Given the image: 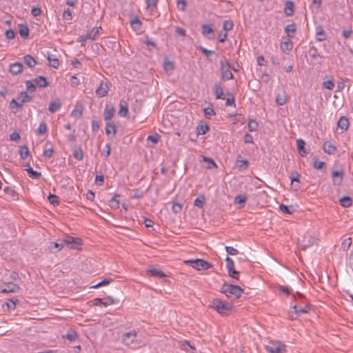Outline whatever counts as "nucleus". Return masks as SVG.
Segmentation results:
<instances>
[{
  "mask_svg": "<svg viewBox=\"0 0 353 353\" xmlns=\"http://www.w3.org/2000/svg\"><path fill=\"white\" fill-rule=\"evenodd\" d=\"M23 60L26 64H27L30 68L34 67L37 63L36 60L30 54L24 56Z\"/></svg>",
  "mask_w": 353,
  "mask_h": 353,
  "instance_id": "37",
  "label": "nucleus"
},
{
  "mask_svg": "<svg viewBox=\"0 0 353 353\" xmlns=\"http://www.w3.org/2000/svg\"><path fill=\"white\" fill-rule=\"evenodd\" d=\"M203 160H204V161H206L208 163V164L206 165V168L208 169H212V168L217 167L216 164L212 159L204 157Z\"/></svg>",
  "mask_w": 353,
  "mask_h": 353,
  "instance_id": "56",
  "label": "nucleus"
},
{
  "mask_svg": "<svg viewBox=\"0 0 353 353\" xmlns=\"http://www.w3.org/2000/svg\"><path fill=\"white\" fill-rule=\"evenodd\" d=\"M28 174V176L33 179H38L41 176V173L34 170L32 168H28L26 170Z\"/></svg>",
  "mask_w": 353,
  "mask_h": 353,
  "instance_id": "34",
  "label": "nucleus"
},
{
  "mask_svg": "<svg viewBox=\"0 0 353 353\" xmlns=\"http://www.w3.org/2000/svg\"><path fill=\"white\" fill-rule=\"evenodd\" d=\"M292 46H293L292 42L290 40L288 39L287 41L281 43V49L283 52H287V51L291 50L292 48Z\"/></svg>",
  "mask_w": 353,
  "mask_h": 353,
  "instance_id": "38",
  "label": "nucleus"
},
{
  "mask_svg": "<svg viewBox=\"0 0 353 353\" xmlns=\"http://www.w3.org/2000/svg\"><path fill=\"white\" fill-rule=\"evenodd\" d=\"M158 1L159 0H145L146 9L154 10L157 7Z\"/></svg>",
  "mask_w": 353,
  "mask_h": 353,
  "instance_id": "40",
  "label": "nucleus"
},
{
  "mask_svg": "<svg viewBox=\"0 0 353 353\" xmlns=\"http://www.w3.org/2000/svg\"><path fill=\"white\" fill-rule=\"evenodd\" d=\"M32 80L34 82L36 86L39 88H46L49 85L47 79L42 76H39Z\"/></svg>",
  "mask_w": 353,
  "mask_h": 353,
  "instance_id": "23",
  "label": "nucleus"
},
{
  "mask_svg": "<svg viewBox=\"0 0 353 353\" xmlns=\"http://www.w3.org/2000/svg\"><path fill=\"white\" fill-rule=\"evenodd\" d=\"M83 113V107L82 105H77L75 108L72 111L70 115L72 117L77 119H79Z\"/></svg>",
  "mask_w": 353,
  "mask_h": 353,
  "instance_id": "30",
  "label": "nucleus"
},
{
  "mask_svg": "<svg viewBox=\"0 0 353 353\" xmlns=\"http://www.w3.org/2000/svg\"><path fill=\"white\" fill-rule=\"evenodd\" d=\"M352 243V239L350 237L345 239L342 243L341 248L345 250H347Z\"/></svg>",
  "mask_w": 353,
  "mask_h": 353,
  "instance_id": "64",
  "label": "nucleus"
},
{
  "mask_svg": "<svg viewBox=\"0 0 353 353\" xmlns=\"http://www.w3.org/2000/svg\"><path fill=\"white\" fill-rule=\"evenodd\" d=\"M65 244L71 245V248L79 250L80 246L81 245V240L79 238H75L72 236H67L63 240Z\"/></svg>",
  "mask_w": 353,
  "mask_h": 353,
  "instance_id": "6",
  "label": "nucleus"
},
{
  "mask_svg": "<svg viewBox=\"0 0 353 353\" xmlns=\"http://www.w3.org/2000/svg\"><path fill=\"white\" fill-rule=\"evenodd\" d=\"M248 126L250 132H255L258 129V123L254 120H250Z\"/></svg>",
  "mask_w": 353,
  "mask_h": 353,
  "instance_id": "52",
  "label": "nucleus"
},
{
  "mask_svg": "<svg viewBox=\"0 0 353 353\" xmlns=\"http://www.w3.org/2000/svg\"><path fill=\"white\" fill-rule=\"evenodd\" d=\"M221 292L228 298L238 299L241 296L243 290L238 285L225 284L222 287Z\"/></svg>",
  "mask_w": 353,
  "mask_h": 353,
  "instance_id": "2",
  "label": "nucleus"
},
{
  "mask_svg": "<svg viewBox=\"0 0 353 353\" xmlns=\"http://www.w3.org/2000/svg\"><path fill=\"white\" fill-rule=\"evenodd\" d=\"M119 114L121 117H126L128 114V108L124 101H120Z\"/></svg>",
  "mask_w": 353,
  "mask_h": 353,
  "instance_id": "27",
  "label": "nucleus"
},
{
  "mask_svg": "<svg viewBox=\"0 0 353 353\" xmlns=\"http://www.w3.org/2000/svg\"><path fill=\"white\" fill-rule=\"evenodd\" d=\"M187 264L197 270H206L212 267V264L203 259L188 260L185 261Z\"/></svg>",
  "mask_w": 353,
  "mask_h": 353,
  "instance_id": "3",
  "label": "nucleus"
},
{
  "mask_svg": "<svg viewBox=\"0 0 353 353\" xmlns=\"http://www.w3.org/2000/svg\"><path fill=\"white\" fill-rule=\"evenodd\" d=\"M294 4L292 1H286L285 3L284 12L287 17H291L294 12Z\"/></svg>",
  "mask_w": 353,
  "mask_h": 353,
  "instance_id": "19",
  "label": "nucleus"
},
{
  "mask_svg": "<svg viewBox=\"0 0 353 353\" xmlns=\"http://www.w3.org/2000/svg\"><path fill=\"white\" fill-rule=\"evenodd\" d=\"M296 26L294 23L289 24L285 28V32L290 38H293L296 33Z\"/></svg>",
  "mask_w": 353,
  "mask_h": 353,
  "instance_id": "26",
  "label": "nucleus"
},
{
  "mask_svg": "<svg viewBox=\"0 0 353 353\" xmlns=\"http://www.w3.org/2000/svg\"><path fill=\"white\" fill-rule=\"evenodd\" d=\"M112 281H113L112 279H105L102 281L99 282V283L93 285L92 287V288H100V287H102L104 285H107L110 284V283H112Z\"/></svg>",
  "mask_w": 353,
  "mask_h": 353,
  "instance_id": "50",
  "label": "nucleus"
},
{
  "mask_svg": "<svg viewBox=\"0 0 353 353\" xmlns=\"http://www.w3.org/2000/svg\"><path fill=\"white\" fill-rule=\"evenodd\" d=\"M1 289L2 293H10L17 292L20 288L18 285L9 282L1 285Z\"/></svg>",
  "mask_w": 353,
  "mask_h": 353,
  "instance_id": "8",
  "label": "nucleus"
},
{
  "mask_svg": "<svg viewBox=\"0 0 353 353\" xmlns=\"http://www.w3.org/2000/svg\"><path fill=\"white\" fill-rule=\"evenodd\" d=\"M214 94L216 95V98L218 99H224L223 97V89L221 84L215 85L214 88Z\"/></svg>",
  "mask_w": 353,
  "mask_h": 353,
  "instance_id": "31",
  "label": "nucleus"
},
{
  "mask_svg": "<svg viewBox=\"0 0 353 353\" xmlns=\"http://www.w3.org/2000/svg\"><path fill=\"white\" fill-rule=\"evenodd\" d=\"M205 199L203 195L199 196L197 197L194 202V204L196 207L202 208L205 204Z\"/></svg>",
  "mask_w": 353,
  "mask_h": 353,
  "instance_id": "45",
  "label": "nucleus"
},
{
  "mask_svg": "<svg viewBox=\"0 0 353 353\" xmlns=\"http://www.w3.org/2000/svg\"><path fill=\"white\" fill-rule=\"evenodd\" d=\"M105 133L107 135H110L112 133L113 135L117 134V127L112 121L106 122Z\"/></svg>",
  "mask_w": 353,
  "mask_h": 353,
  "instance_id": "25",
  "label": "nucleus"
},
{
  "mask_svg": "<svg viewBox=\"0 0 353 353\" xmlns=\"http://www.w3.org/2000/svg\"><path fill=\"white\" fill-rule=\"evenodd\" d=\"M19 154L22 159H26L30 156V151L27 146H21L19 149Z\"/></svg>",
  "mask_w": 353,
  "mask_h": 353,
  "instance_id": "41",
  "label": "nucleus"
},
{
  "mask_svg": "<svg viewBox=\"0 0 353 353\" xmlns=\"http://www.w3.org/2000/svg\"><path fill=\"white\" fill-rule=\"evenodd\" d=\"M147 274L155 277L163 278L166 276V274L160 269L154 267H151L147 270Z\"/></svg>",
  "mask_w": 353,
  "mask_h": 353,
  "instance_id": "18",
  "label": "nucleus"
},
{
  "mask_svg": "<svg viewBox=\"0 0 353 353\" xmlns=\"http://www.w3.org/2000/svg\"><path fill=\"white\" fill-rule=\"evenodd\" d=\"M54 150L52 144L47 142L45 145V149L43 150V155L46 158H50L52 156Z\"/></svg>",
  "mask_w": 353,
  "mask_h": 353,
  "instance_id": "29",
  "label": "nucleus"
},
{
  "mask_svg": "<svg viewBox=\"0 0 353 353\" xmlns=\"http://www.w3.org/2000/svg\"><path fill=\"white\" fill-rule=\"evenodd\" d=\"M19 32L22 37H27L29 35V28L26 25L21 24L19 26Z\"/></svg>",
  "mask_w": 353,
  "mask_h": 353,
  "instance_id": "42",
  "label": "nucleus"
},
{
  "mask_svg": "<svg viewBox=\"0 0 353 353\" xmlns=\"http://www.w3.org/2000/svg\"><path fill=\"white\" fill-rule=\"evenodd\" d=\"M323 149L328 154H334L337 150L336 147L332 141H325L323 145Z\"/></svg>",
  "mask_w": 353,
  "mask_h": 353,
  "instance_id": "17",
  "label": "nucleus"
},
{
  "mask_svg": "<svg viewBox=\"0 0 353 353\" xmlns=\"http://www.w3.org/2000/svg\"><path fill=\"white\" fill-rule=\"evenodd\" d=\"M163 68L165 71H171L174 69V63L170 61H165L163 63Z\"/></svg>",
  "mask_w": 353,
  "mask_h": 353,
  "instance_id": "61",
  "label": "nucleus"
},
{
  "mask_svg": "<svg viewBox=\"0 0 353 353\" xmlns=\"http://www.w3.org/2000/svg\"><path fill=\"white\" fill-rule=\"evenodd\" d=\"M26 88H27L28 91H29L30 92H34L36 90L37 86H36L34 82L33 81V80L27 81L26 82Z\"/></svg>",
  "mask_w": 353,
  "mask_h": 353,
  "instance_id": "51",
  "label": "nucleus"
},
{
  "mask_svg": "<svg viewBox=\"0 0 353 353\" xmlns=\"http://www.w3.org/2000/svg\"><path fill=\"white\" fill-rule=\"evenodd\" d=\"M102 30L101 27L93 28L91 31L82 36L83 40H94L101 34Z\"/></svg>",
  "mask_w": 353,
  "mask_h": 353,
  "instance_id": "9",
  "label": "nucleus"
},
{
  "mask_svg": "<svg viewBox=\"0 0 353 353\" xmlns=\"http://www.w3.org/2000/svg\"><path fill=\"white\" fill-rule=\"evenodd\" d=\"M197 130L199 134H205L209 130V127L207 125H201L198 126Z\"/></svg>",
  "mask_w": 353,
  "mask_h": 353,
  "instance_id": "60",
  "label": "nucleus"
},
{
  "mask_svg": "<svg viewBox=\"0 0 353 353\" xmlns=\"http://www.w3.org/2000/svg\"><path fill=\"white\" fill-rule=\"evenodd\" d=\"M160 137H161L160 135L158 134H155L153 135H149L147 138V141H150L154 144H156L159 142Z\"/></svg>",
  "mask_w": 353,
  "mask_h": 353,
  "instance_id": "54",
  "label": "nucleus"
},
{
  "mask_svg": "<svg viewBox=\"0 0 353 353\" xmlns=\"http://www.w3.org/2000/svg\"><path fill=\"white\" fill-rule=\"evenodd\" d=\"M296 145L297 148L299 150V152L301 153V155L303 156L307 154V152L305 151L304 147H305V141L302 139H298L296 141Z\"/></svg>",
  "mask_w": 353,
  "mask_h": 353,
  "instance_id": "46",
  "label": "nucleus"
},
{
  "mask_svg": "<svg viewBox=\"0 0 353 353\" xmlns=\"http://www.w3.org/2000/svg\"><path fill=\"white\" fill-rule=\"evenodd\" d=\"M265 350L269 353H285V345L279 341H272L265 345Z\"/></svg>",
  "mask_w": 353,
  "mask_h": 353,
  "instance_id": "4",
  "label": "nucleus"
},
{
  "mask_svg": "<svg viewBox=\"0 0 353 353\" xmlns=\"http://www.w3.org/2000/svg\"><path fill=\"white\" fill-rule=\"evenodd\" d=\"M74 157L77 160H82L83 158V152L81 148L75 150L73 152Z\"/></svg>",
  "mask_w": 353,
  "mask_h": 353,
  "instance_id": "55",
  "label": "nucleus"
},
{
  "mask_svg": "<svg viewBox=\"0 0 353 353\" xmlns=\"http://www.w3.org/2000/svg\"><path fill=\"white\" fill-rule=\"evenodd\" d=\"M172 210L174 213H179L182 210V205L176 202H173Z\"/></svg>",
  "mask_w": 353,
  "mask_h": 353,
  "instance_id": "62",
  "label": "nucleus"
},
{
  "mask_svg": "<svg viewBox=\"0 0 353 353\" xmlns=\"http://www.w3.org/2000/svg\"><path fill=\"white\" fill-rule=\"evenodd\" d=\"M137 337V332L135 331H132L128 333H125L123 336V341L124 343L127 345H131L135 339Z\"/></svg>",
  "mask_w": 353,
  "mask_h": 353,
  "instance_id": "14",
  "label": "nucleus"
},
{
  "mask_svg": "<svg viewBox=\"0 0 353 353\" xmlns=\"http://www.w3.org/2000/svg\"><path fill=\"white\" fill-rule=\"evenodd\" d=\"M225 249L229 255L234 256V255H236L239 254L238 250H236V248H234L233 247L225 246Z\"/></svg>",
  "mask_w": 353,
  "mask_h": 353,
  "instance_id": "58",
  "label": "nucleus"
},
{
  "mask_svg": "<svg viewBox=\"0 0 353 353\" xmlns=\"http://www.w3.org/2000/svg\"><path fill=\"white\" fill-rule=\"evenodd\" d=\"M48 199L49 202L54 205H58L59 204V198L55 194H50Z\"/></svg>",
  "mask_w": 353,
  "mask_h": 353,
  "instance_id": "49",
  "label": "nucleus"
},
{
  "mask_svg": "<svg viewBox=\"0 0 353 353\" xmlns=\"http://www.w3.org/2000/svg\"><path fill=\"white\" fill-rule=\"evenodd\" d=\"M109 83L108 82H101L96 90V94L99 97H103L107 95L109 90Z\"/></svg>",
  "mask_w": 353,
  "mask_h": 353,
  "instance_id": "10",
  "label": "nucleus"
},
{
  "mask_svg": "<svg viewBox=\"0 0 353 353\" xmlns=\"http://www.w3.org/2000/svg\"><path fill=\"white\" fill-rule=\"evenodd\" d=\"M61 103L59 99L51 102L49 105L48 110L51 112H57L61 108Z\"/></svg>",
  "mask_w": 353,
  "mask_h": 353,
  "instance_id": "32",
  "label": "nucleus"
},
{
  "mask_svg": "<svg viewBox=\"0 0 353 353\" xmlns=\"http://www.w3.org/2000/svg\"><path fill=\"white\" fill-rule=\"evenodd\" d=\"M246 201L247 196L245 194H239L234 198V203L236 204L241 205L242 207L244 206Z\"/></svg>",
  "mask_w": 353,
  "mask_h": 353,
  "instance_id": "43",
  "label": "nucleus"
},
{
  "mask_svg": "<svg viewBox=\"0 0 353 353\" xmlns=\"http://www.w3.org/2000/svg\"><path fill=\"white\" fill-rule=\"evenodd\" d=\"M19 302V300L16 299L15 300L9 299L8 301L5 303V305L7 306L9 310H13L15 309L17 303Z\"/></svg>",
  "mask_w": 353,
  "mask_h": 353,
  "instance_id": "47",
  "label": "nucleus"
},
{
  "mask_svg": "<svg viewBox=\"0 0 353 353\" xmlns=\"http://www.w3.org/2000/svg\"><path fill=\"white\" fill-rule=\"evenodd\" d=\"M210 307L221 315H227L232 309L231 303L219 299H214L210 304Z\"/></svg>",
  "mask_w": 353,
  "mask_h": 353,
  "instance_id": "1",
  "label": "nucleus"
},
{
  "mask_svg": "<svg viewBox=\"0 0 353 353\" xmlns=\"http://www.w3.org/2000/svg\"><path fill=\"white\" fill-rule=\"evenodd\" d=\"M248 165H249V162L248 160L241 159V155H239L237 157V159L236 161V167L239 170H245L248 168Z\"/></svg>",
  "mask_w": 353,
  "mask_h": 353,
  "instance_id": "22",
  "label": "nucleus"
},
{
  "mask_svg": "<svg viewBox=\"0 0 353 353\" xmlns=\"http://www.w3.org/2000/svg\"><path fill=\"white\" fill-rule=\"evenodd\" d=\"M309 54L310 57L313 59H321L322 57L319 53L318 50L314 46L310 47L309 50Z\"/></svg>",
  "mask_w": 353,
  "mask_h": 353,
  "instance_id": "39",
  "label": "nucleus"
},
{
  "mask_svg": "<svg viewBox=\"0 0 353 353\" xmlns=\"http://www.w3.org/2000/svg\"><path fill=\"white\" fill-rule=\"evenodd\" d=\"M119 195L116 194L109 201V206L112 209H117L119 208V200L118 199Z\"/></svg>",
  "mask_w": 353,
  "mask_h": 353,
  "instance_id": "36",
  "label": "nucleus"
},
{
  "mask_svg": "<svg viewBox=\"0 0 353 353\" xmlns=\"http://www.w3.org/2000/svg\"><path fill=\"white\" fill-rule=\"evenodd\" d=\"M23 64L19 62L10 65V72L14 75L20 74L23 71Z\"/></svg>",
  "mask_w": 353,
  "mask_h": 353,
  "instance_id": "20",
  "label": "nucleus"
},
{
  "mask_svg": "<svg viewBox=\"0 0 353 353\" xmlns=\"http://www.w3.org/2000/svg\"><path fill=\"white\" fill-rule=\"evenodd\" d=\"M234 27V23L232 20H225L223 22V28L225 32L231 30Z\"/></svg>",
  "mask_w": 353,
  "mask_h": 353,
  "instance_id": "48",
  "label": "nucleus"
},
{
  "mask_svg": "<svg viewBox=\"0 0 353 353\" xmlns=\"http://www.w3.org/2000/svg\"><path fill=\"white\" fill-rule=\"evenodd\" d=\"M315 34L318 41H323L327 39V34L322 26H318L316 27Z\"/></svg>",
  "mask_w": 353,
  "mask_h": 353,
  "instance_id": "15",
  "label": "nucleus"
},
{
  "mask_svg": "<svg viewBox=\"0 0 353 353\" xmlns=\"http://www.w3.org/2000/svg\"><path fill=\"white\" fill-rule=\"evenodd\" d=\"M77 336V333L74 331L69 332L65 336H63L64 338H66L70 341H74Z\"/></svg>",
  "mask_w": 353,
  "mask_h": 353,
  "instance_id": "59",
  "label": "nucleus"
},
{
  "mask_svg": "<svg viewBox=\"0 0 353 353\" xmlns=\"http://www.w3.org/2000/svg\"><path fill=\"white\" fill-rule=\"evenodd\" d=\"M48 61L51 67L54 68H57L59 66V61L56 55L54 54H48Z\"/></svg>",
  "mask_w": 353,
  "mask_h": 353,
  "instance_id": "28",
  "label": "nucleus"
},
{
  "mask_svg": "<svg viewBox=\"0 0 353 353\" xmlns=\"http://www.w3.org/2000/svg\"><path fill=\"white\" fill-rule=\"evenodd\" d=\"M220 65H221V71L222 73V79L225 81L233 79L234 77H233L232 72L230 71V70L229 68L228 64L225 65V63L223 61H221L220 62Z\"/></svg>",
  "mask_w": 353,
  "mask_h": 353,
  "instance_id": "7",
  "label": "nucleus"
},
{
  "mask_svg": "<svg viewBox=\"0 0 353 353\" xmlns=\"http://www.w3.org/2000/svg\"><path fill=\"white\" fill-rule=\"evenodd\" d=\"M10 108L12 109L14 108H21L23 107V104L21 103V102L20 101H17L15 99H12L10 102Z\"/></svg>",
  "mask_w": 353,
  "mask_h": 353,
  "instance_id": "63",
  "label": "nucleus"
},
{
  "mask_svg": "<svg viewBox=\"0 0 353 353\" xmlns=\"http://www.w3.org/2000/svg\"><path fill=\"white\" fill-rule=\"evenodd\" d=\"M47 132V125L45 122L40 123L39 128L37 130V132L39 134H43Z\"/></svg>",
  "mask_w": 353,
  "mask_h": 353,
  "instance_id": "53",
  "label": "nucleus"
},
{
  "mask_svg": "<svg viewBox=\"0 0 353 353\" xmlns=\"http://www.w3.org/2000/svg\"><path fill=\"white\" fill-rule=\"evenodd\" d=\"M226 261V268L228 272V274L230 276L234 278V279H239V272L235 270L234 268V263L233 260L229 257L228 256L225 259Z\"/></svg>",
  "mask_w": 353,
  "mask_h": 353,
  "instance_id": "5",
  "label": "nucleus"
},
{
  "mask_svg": "<svg viewBox=\"0 0 353 353\" xmlns=\"http://www.w3.org/2000/svg\"><path fill=\"white\" fill-rule=\"evenodd\" d=\"M349 120L345 117H340L337 123L338 128L341 130V132H343L344 131L347 130L349 127Z\"/></svg>",
  "mask_w": 353,
  "mask_h": 353,
  "instance_id": "21",
  "label": "nucleus"
},
{
  "mask_svg": "<svg viewBox=\"0 0 353 353\" xmlns=\"http://www.w3.org/2000/svg\"><path fill=\"white\" fill-rule=\"evenodd\" d=\"M344 176V172L343 170H333L332 172V177L333 182L335 185H339L341 184Z\"/></svg>",
  "mask_w": 353,
  "mask_h": 353,
  "instance_id": "11",
  "label": "nucleus"
},
{
  "mask_svg": "<svg viewBox=\"0 0 353 353\" xmlns=\"http://www.w3.org/2000/svg\"><path fill=\"white\" fill-rule=\"evenodd\" d=\"M292 307L294 310V314L298 316L300 313H308L310 310V307L308 305H305L304 307H299L296 305H294ZM296 316H294V314H291V318L295 319Z\"/></svg>",
  "mask_w": 353,
  "mask_h": 353,
  "instance_id": "16",
  "label": "nucleus"
},
{
  "mask_svg": "<svg viewBox=\"0 0 353 353\" xmlns=\"http://www.w3.org/2000/svg\"><path fill=\"white\" fill-rule=\"evenodd\" d=\"M352 201L350 196H343L340 199V204L344 208H348L352 205Z\"/></svg>",
  "mask_w": 353,
  "mask_h": 353,
  "instance_id": "44",
  "label": "nucleus"
},
{
  "mask_svg": "<svg viewBox=\"0 0 353 353\" xmlns=\"http://www.w3.org/2000/svg\"><path fill=\"white\" fill-rule=\"evenodd\" d=\"M202 29V34L203 36L208 39H214V30L210 25L203 24L201 26Z\"/></svg>",
  "mask_w": 353,
  "mask_h": 353,
  "instance_id": "12",
  "label": "nucleus"
},
{
  "mask_svg": "<svg viewBox=\"0 0 353 353\" xmlns=\"http://www.w3.org/2000/svg\"><path fill=\"white\" fill-rule=\"evenodd\" d=\"M130 25L132 28L135 31H139L141 28L142 23L137 16L134 17L130 19Z\"/></svg>",
  "mask_w": 353,
  "mask_h": 353,
  "instance_id": "24",
  "label": "nucleus"
},
{
  "mask_svg": "<svg viewBox=\"0 0 353 353\" xmlns=\"http://www.w3.org/2000/svg\"><path fill=\"white\" fill-rule=\"evenodd\" d=\"M276 101L279 105H283L288 101V97L285 93L278 94L276 97Z\"/></svg>",
  "mask_w": 353,
  "mask_h": 353,
  "instance_id": "35",
  "label": "nucleus"
},
{
  "mask_svg": "<svg viewBox=\"0 0 353 353\" xmlns=\"http://www.w3.org/2000/svg\"><path fill=\"white\" fill-rule=\"evenodd\" d=\"M115 114V108L113 106L107 105L104 110L103 117L106 122L111 121Z\"/></svg>",
  "mask_w": 353,
  "mask_h": 353,
  "instance_id": "13",
  "label": "nucleus"
},
{
  "mask_svg": "<svg viewBox=\"0 0 353 353\" xmlns=\"http://www.w3.org/2000/svg\"><path fill=\"white\" fill-rule=\"evenodd\" d=\"M186 5V0H176V6L179 10L184 11L185 10Z\"/></svg>",
  "mask_w": 353,
  "mask_h": 353,
  "instance_id": "57",
  "label": "nucleus"
},
{
  "mask_svg": "<svg viewBox=\"0 0 353 353\" xmlns=\"http://www.w3.org/2000/svg\"><path fill=\"white\" fill-rule=\"evenodd\" d=\"M32 97L30 96L26 92H21L17 100L20 101L23 105L26 102H29L32 100Z\"/></svg>",
  "mask_w": 353,
  "mask_h": 353,
  "instance_id": "33",
  "label": "nucleus"
}]
</instances>
